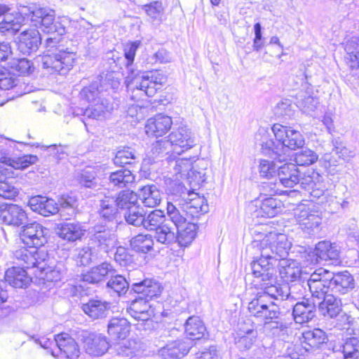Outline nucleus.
Masks as SVG:
<instances>
[{
  "label": "nucleus",
  "mask_w": 359,
  "mask_h": 359,
  "mask_svg": "<svg viewBox=\"0 0 359 359\" xmlns=\"http://www.w3.org/2000/svg\"><path fill=\"white\" fill-rule=\"evenodd\" d=\"M262 226L253 230L255 235L252 247L260 252V257L251 262L252 273L255 277L254 283L273 280L276 273L280 257H285L288 255L291 243L284 233L270 231L262 233Z\"/></svg>",
  "instance_id": "obj_1"
},
{
  "label": "nucleus",
  "mask_w": 359,
  "mask_h": 359,
  "mask_svg": "<svg viewBox=\"0 0 359 359\" xmlns=\"http://www.w3.org/2000/svg\"><path fill=\"white\" fill-rule=\"evenodd\" d=\"M141 45L140 41H130L124 45V58L118 57V52H111L109 58L116 66H121L122 62L128 70L126 83L128 88L137 90L148 97H153L158 90H161L167 81V76L159 70H153L139 75L137 69L133 68V62L137 50Z\"/></svg>",
  "instance_id": "obj_2"
},
{
  "label": "nucleus",
  "mask_w": 359,
  "mask_h": 359,
  "mask_svg": "<svg viewBox=\"0 0 359 359\" xmlns=\"http://www.w3.org/2000/svg\"><path fill=\"white\" fill-rule=\"evenodd\" d=\"M55 13L53 9L48 7H41L37 5L35 14L32 22L35 25H41L43 31L47 34L57 33L59 35L65 34H72L84 36L86 32L93 29V26L85 20L78 21L72 20L67 16L58 17L55 19Z\"/></svg>",
  "instance_id": "obj_3"
},
{
  "label": "nucleus",
  "mask_w": 359,
  "mask_h": 359,
  "mask_svg": "<svg viewBox=\"0 0 359 359\" xmlns=\"http://www.w3.org/2000/svg\"><path fill=\"white\" fill-rule=\"evenodd\" d=\"M271 130L275 140H269L262 144L264 152L279 162L286 160L288 149L295 150L302 148L304 144V138L302 133L291 127L275 123Z\"/></svg>",
  "instance_id": "obj_4"
},
{
  "label": "nucleus",
  "mask_w": 359,
  "mask_h": 359,
  "mask_svg": "<svg viewBox=\"0 0 359 359\" xmlns=\"http://www.w3.org/2000/svg\"><path fill=\"white\" fill-rule=\"evenodd\" d=\"M14 257L22 261L25 267L39 269V278L43 280L44 284H47V287H50L51 284L60 281L63 277L62 266L59 264L55 267H44L43 264L44 260L40 259L38 251H30V250L22 248L15 250Z\"/></svg>",
  "instance_id": "obj_5"
},
{
  "label": "nucleus",
  "mask_w": 359,
  "mask_h": 359,
  "mask_svg": "<svg viewBox=\"0 0 359 359\" xmlns=\"http://www.w3.org/2000/svg\"><path fill=\"white\" fill-rule=\"evenodd\" d=\"M76 59V51L74 46L65 49L61 47L58 52L45 54L41 62L43 69L48 72L65 75L73 68Z\"/></svg>",
  "instance_id": "obj_6"
},
{
  "label": "nucleus",
  "mask_w": 359,
  "mask_h": 359,
  "mask_svg": "<svg viewBox=\"0 0 359 359\" xmlns=\"http://www.w3.org/2000/svg\"><path fill=\"white\" fill-rule=\"evenodd\" d=\"M167 214L177 230L176 242L182 247L190 245L196 236V224L194 222H187V218L179 208L171 202L167 203Z\"/></svg>",
  "instance_id": "obj_7"
},
{
  "label": "nucleus",
  "mask_w": 359,
  "mask_h": 359,
  "mask_svg": "<svg viewBox=\"0 0 359 359\" xmlns=\"http://www.w3.org/2000/svg\"><path fill=\"white\" fill-rule=\"evenodd\" d=\"M266 295L257 294L248 304V311L252 316L264 320L273 321L280 314L279 306L272 301L266 300Z\"/></svg>",
  "instance_id": "obj_8"
},
{
  "label": "nucleus",
  "mask_w": 359,
  "mask_h": 359,
  "mask_svg": "<svg viewBox=\"0 0 359 359\" xmlns=\"http://www.w3.org/2000/svg\"><path fill=\"white\" fill-rule=\"evenodd\" d=\"M294 217L305 235L314 236L319 233L322 218L317 211L307 208H298L294 212Z\"/></svg>",
  "instance_id": "obj_9"
},
{
  "label": "nucleus",
  "mask_w": 359,
  "mask_h": 359,
  "mask_svg": "<svg viewBox=\"0 0 359 359\" xmlns=\"http://www.w3.org/2000/svg\"><path fill=\"white\" fill-rule=\"evenodd\" d=\"M149 302L150 300L135 297L126 309L127 313L132 318L142 322L140 325H147L148 328L152 325V318L155 316L154 309Z\"/></svg>",
  "instance_id": "obj_10"
},
{
  "label": "nucleus",
  "mask_w": 359,
  "mask_h": 359,
  "mask_svg": "<svg viewBox=\"0 0 359 359\" xmlns=\"http://www.w3.org/2000/svg\"><path fill=\"white\" fill-rule=\"evenodd\" d=\"M330 276L331 272L324 269H318L311 274L306 281V285L312 294V299L316 298L320 300L327 297L330 287Z\"/></svg>",
  "instance_id": "obj_11"
},
{
  "label": "nucleus",
  "mask_w": 359,
  "mask_h": 359,
  "mask_svg": "<svg viewBox=\"0 0 359 359\" xmlns=\"http://www.w3.org/2000/svg\"><path fill=\"white\" fill-rule=\"evenodd\" d=\"M48 230L37 222L25 224L22 227L21 238L29 248H36L43 246L47 242L46 235Z\"/></svg>",
  "instance_id": "obj_12"
},
{
  "label": "nucleus",
  "mask_w": 359,
  "mask_h": 359,
  "mask_svg": "<svg viewBox=\"0 0 359 359\" xmlns=\"http://www.w3.org/2000/svg\"><path fill=\"white\" fill-rule=\"evenodd\" d=\"M168 140L172 147V152L178 155L194 145L191 132L185 126L174 129L168 136Z\"/></svg>",
  "instance_id": "obj_13"
},
{
  "label": "nucleus",
  "mask_w": 359,
  "mask_h": 359,
  "mask_svg": "<svg viewBox=\"0 0 359 359\" xmlns=\"http://www.w3.org/2000/svg\"><path fill=\"white\" fill-rule=\"evenodd\" d=\"M26 212L16 204H0V220L10 226H24L27 222Z\"/></svg>",
  "instance_id": "obj_14"
},
{
  "label": "nucleus",
  "mask_w": 359,
  "mask_h": 359,
  "mask_svg": "<svg viewBox=\"0 0 359 359\" xmlns=\"http://www.w3.org/2000/svg\"><path fill=\"white\" fill-rule=\"evenodd\" d=\"M276 283V276L273 280L262 281L259 283H255V287L263 290V292H258L257 294H265L266 300L272 298L276 300L287 299L291 294V289L295 286H289L285 284H274Z\"/></svg>",
  "instance_id": "obj_15"
},
{
  "label": "nucleus",
  "mask_w": 359,
  "mask_h": 359,
  "mask_svg": "<svg viewBox=\"0 0 359 359\" xmlns=\"http://www.w3.org/2000/svg\"><path fill=\"white\" fill-rule=\"evenodd\" d=\"M345 60L349 67V75L359 83V37L353 36L344 45Z\"/></svg>",
  "instance_id": "obj_16"
},
{
  "label": "nucleus",
  "mask_w": 359,
  "mask_h": 359,
  "mask_svg": "<svg viewBox=\"0 0 359 359\" xmlns=\"http://www.w3.org/2000/svg\"><path fill=\"white\" fill-rule=\"evenodd\" d=\"M92 232V241L104 252H108L116 246L117 238L112 230L102 225H95Z\"/></svg>",
  "instance_id": "obj_17"
},
{
  "label": "nucleus",
  "mask_w": 359,
  "mask_h": 359,
  "mask_svg": "<svg viewBox=\"0 0 359 359\" xmlns=\"http://www.w3.org/2000/svg\"><path fill=\"white\" fill-rule=\"evenodd\" d=\"M60 359H77L80 355L79 347L76 341L67 333H61L55 337Z\"/></svg>",
  "instance_id": "obj_18"
},
{
  "label": "nucleus",
  "mask_w": 359,
  "mask_h": 359,
  "mask_svg": "<svg viewBox=\"0 0 359 359\" xmlns=\"http://www.w3.org/2000/svg\"><path fill=\"white\" fill-rule=\"evenodd\" d=\"M41 43L39 32L35 28L26 29L18 36V50L25 55L36 52Z\"/></svg>",
  "instance_id": "obj_19"
},
{
  "label": "nucleus",
  "mask_w": 359,
  "mask_h": 359,
  "mask_svg": "<svg viewBox=\"0 0 359 359\" xmlns=\"http://www.w3.org/2000/svg\"><path fill=\"white\" fill-rule=\"evenodd\" d=\"M330 280V291L337 294H348L355 287V280L347 271L336 273H331Z\"/></svg>",
  "instance_id": "obj_20"
},
{
  "label": "nucleus",
  "mask_w": 359,
  "mask_h": 359,
  "mask_svg": "<svg viewBox=\"0 0 359 359\" xmlns=\"http://www.w3.org/2000/svg\"><path fill=\"white\" fill-rule=\"evenodd\" d=\"M137 294V297L151 300L160 296L162 292L161 284L154 279L146 278L131 285V290Z\"/></svg>",
  "instance_id": "obj_21"
},
{
  "label": "nucleus",
  "mask_w": 359,
  "mask_h": 359,
  "mask_svg": "<svg viewBox=\"0 0 359 359\" xmlns=\"http://www.w3.org/2000/svg\"><path fill=\"white\" fill-rule=\"evenodd\" d=\"M15 258L18 261V264L22 266H13L8 268L5 272L6 281L15 288H23L27 287L32 281V278L28 275L22 261Z\"/></svg>",
  "instance_id": "obj_22"
},
{
  "label": "nucleus",
  "mask_w": 359,
  "mask_h": 359,
  "mask_svg": "<svg viewBox=\"0 0 359 359\" xmlns=\"http://www.w3.org/2000/svg\"><path fill=\"white\" fill-rule=\"evenodd\" d=\"M316 302L313 299H304L292 306V316L295 323L304 324L316 316Z\"/></svg>",
  "instance_id": "obj_23"
},
{
  "label": "nucleus",
  "mask_w": 359,
  "mask_h": 359,
  "mask_svg": "<svg viewBox=\"0 0 359 359\" xmlns=\"http://www.w3.org/2000/svg\"><path fill=\"white\" fill-rule=\"evenodd\" d=\"M193 196L188 201H184L183 203L180 202L175 204L182 212H186L192 217H198L200 215L206 213L208 211V205L205 203L203 197L199 196L198 194H189Z\"/></svg>",
  "instance_id": "obj_24"
},
{
  "label": "nucleus",
  "mask_w": 359,
  "mask_h": 359,
  "mask_svg": "<svg viewBox=\"0 0 359 359\" xmlns=\"http://www.w3.org/2000/svg\"><path fill=\"white\" fill-rule=\"evenodd\" d=\"M170 168H173L174 180L180 181L187 177H192L196 172L195 166L192 165V161L190 158H176L171 156L167 158Z\"/></svg>",
  "instance_id": "obj_25"
},
{
  "label": "nucleus",
  "mask_w": 359,
  "mask_h": 359,
  "mask_svg": "<svg viewBox=\"0 0 359 359\" xmlns=\"http://www.w3.org/2000/svg\"><path fill=\"white\" fill-rule=\"evenodd\" d=\"M172 124V121L170 116L158 114L147 120L145 131L149 136L161 137L170 129Z\"/></svg>",
  "instance_id": "obj_26"
},
{
  "label": "nucleus",
  "mask_w": 359,
  "mask_h": 359,
  "mask_svg": "<svg viewBox=\"0 0 359 359\" xmlns=\"http://www.w3.org/2000/svg\"><path fill=\"white\" fill-rule=\"evenodd\" d=\"M314 255L322 261H330L332 264H337L340 261V250L335 243L323 241L319 242L315 248Z\"/></svg>",
  "instance_id": "obj_27"
},
{
  "label": "nucleus",
  "mask_w": 359,
  "mask_h": 359,
  "mask_svg": "<svg viewBox=\"0 0 359 359\" xmlns=\"http://www.w3.org/2000/svg\"><path fill=\"white\" fill-rule=\"evenodd\" d=\"M28 205L30 208L36 212L48 217L59 212L58 204L52 198H48L41 196L32 197Z\"/></svg>",
  "instance_id": "obj_28"
},
{
  "label": "nucleus",
  "mask_w": 359,
  "mask_h": 359,
  "mask_svg": "<svg viewBox=\"0 0 359 359\" xmlns=\"http://www.w3.org/2000/svg\"><path fill=\"white\" fill-rule=\"evenodd\" d=\"M84 348L88 354L99 357L109 351V346L104 336L100 334H88L85 337Z\"/></svg>",
  "instance_id": "obj_29"
},
{
  "label": "nucleus",
  "mask_w": 359,
  "mask_h": 359,
  "mask_svg": "<svg viewBox=\"0 0 359 359\" xmlns=\"http://www.w3.org/2000/svg\"><path fill=\"white\" fill-rule=\"evenodd\" d=\"M86 231L85 226L79 222H63L57 227L58 236L67 242L81 239Z\"/></svg>",
  "instance_id": "obj_30"
},
{
  "label": "nucleus",
  "mask_w": 359,
  "mask_h": 359,
  "mask_svg": "<svg viewBox=\"0 0 359 359\" xmlns=\"http://www.w3.org/2000/svg\"><path fill=\"white\" fill-rule=\"evenodd\" d=\"M111 304L101 299H90L82 306L83 312L93 320L107 317Z\"/></svg>",
  "instance_id": "obj_31"
},
{
  "label": "nucleus",
  "mask_w": 359,
  "mask_h": 359,
  "mask_svg": "<svg viewBox=\"0 0 359 359\" xmlns=\"http://www.w3.org/2000/svg\"><path fill=\"white\" fill-rule=\"evenodd\" d=\"M279 273L285 282L299 281L301 278L302 270L298 263L292 259L280 257L278 260Z\"/></svg>",
  "instance_id": "obj_32"
},
{
  "label": "nucleus",
  "mask_w": 359,
  "mask_h": 359,
  "mask_svg": "<svg viewBox=\"0 0 359 359\" xmlns=\"http://www.w3.org/2000/svg\"><path fill=\"white\" fill-rule=\"evenodd\" d=\"M8 149L2 144L0 145V163L18 170H23L38 161L36 156L26 155L21 158H12L8 156Z\"/></svg>",
  "instance_id": "obj_33"
},
{
  "label": "nucleus",
  "mask_w": 359,
  "mask_h": 359,
  "mask_svg": "<svg viewBox=\"0 0 359 359\" xmlns=\"http://www.w3.org/2000/svg\"><path fill=\"white\" fill-rule=\"evenodd\" d=\"M115 273L116 270L111 264L103 262L82 274V279L84 282L95 284L102 281L107 276H113Z\"/></svg>",
  "instance_id": "obj_34"
},
{
  "label": "nucleus",
  "mask_w": 359,
  "mask_h": 359,
  "mask_svg": "<svg viewBox=\"0 0 359 359\" xmlns=\"http://www.w3.org/2000/svg\"><path fill=\"white\" fill-rule=\"evenodd\" d=\"M277 175L280 184L285 187L292 188L299 182V171L294 163L278 166Z\"/></svg>",
  "instance_id": "obj_35"
},
{
  "label": "nucleus",
  "mask_w": 359,
  "mask_h": 359,
  "mask_svg": "<svg viewBox=\"0 0 359 359\" xmlns=\"http://www.w3.org/2000/svg\"><path fill=\"white\" fill-rule=\"evenodd\" d=\"M327 341V334L318 328L304 332L301 339L302 343L306 346L309 352L319 348Z\"/></svg>",
  "instance_id": "obj_36"
},
{
  "label": "nucleus",
  "mask_w": 359,
  "mask_h": 359,
  "mask_svg": "<svg viewBox=\"0 0 359 359\" xmlns=\"http://www.w3.org/2000/svg\"><path fill=\"white\" fill-rule=\"evenodd\" d=\"M322 302H318V311L325 317H337L341 311V301L333 294H327Z\"/></svg>",
  "instance_id": "obj_37"
},
{
  "label": "nucleus",
  "mask_w": 359,
  "mask_h": 359,
  "mask_svg": "<svg viewBox=\"0 0 359 359\" xmlns=\"http://www.w3.org/2000/svg\"><path fill=\"white\" fill-rule=\"evenodd\" d=\"M98 214L101 218L107 222H113L118 218L119 210L115 203L114 197L104 196L100 201Z\"/></svg>",
  "instance_id": "obj_38"
},
{
  "label": "nucleus",
  "mask_w": 359,
  "mask_h": 359,
  "mask_svg": "<svg viewBox=\"0 0 359 359\" xmlns=\"http://www.w3.org/2000/svg\"><path fill=\"white\" fill-rule=\"evenodd\" d=\"M130 323L125 318H113L108 323L107 332L114 339H124L130 332Z\"/></svg>",
  "instance_id": "obj_39"
},
{
  "label": "nucleus",
  "mask_w": 359,
  "mask_h": 359,
  "mask_svg": "<svg viewBox=\"0 0 359 359\" xmlns=\"http://www.w3.org/2000/svg\"><path fill=\"white\" fill-rule=\"evenodd\" d=\"M257 206L259 207V214L262 217H273L283 210L282 201L273 197H267L262 199Z\"/></svg>",
  "instance_id": "obj_40"
},
{
  "label": "nucleus",
  "mask_w": 359,
  "mask_h": 359,
  "mask_svg": "<svg viewBox=\"0 0 359 359\" xmlns=\"http://www.w3.org/2000/svg\"><path fill=\"white\" fill-rule=\"evenodd\" d=\"M139 196L144 205L149 208L158 205L162 199L161 194L155 184L144 186L140 189Z\"/></svg>",
  "instance_id": "obj_41"
},
{
  "label": "nucleus",
  "mask_w": 359,
  "mask_h": 359,
  "mask_svg": "<svg viewBox=\"0 0 359 359\" xmlns=\"http://www.w3.org/2000/svg\"><path fill=\"white\" fill-rule=\"evenodd\" d=\"M184 330L189 339L197 340L204 336L206 329L199 317L191 316L184 324Z\"/></svg>",
  "instance_id": "obj_42"
},
{
  "label": "nucleus",
  "mask_w": 359,
  "mask_h": 359,
  "mask_svg": "<svg viewBox=\"0 0 359 359\" xmlns=\"http://www.w3.org/2000/svg\"><path fill=\"white\" fill-rule=\"evenodd\" d=\"M108 179L111 186L120 189L132 184L135 182V175L128 169H121L111 172Z\"/></svg>",
  "instance_id": "obj_43"
},
{
  "label": "nucleus",
  "mask_w": 359,
  "mask_h": 359,
  "mask_svg": "<svg viewBox=\"0 0 359 359\" xmlns=\"http://www.w3.org/2000/svg\"><path fill=\"white\" fill-rule=\"evenodd\" d=\"M134 344V341L130 340L119 341L109 347V353L112 355L114 359L130 358L135 355V349L133 346Z\"/></svg>",
  "instance_id": "obj_44"
},
{
  "label": "nucleus",
  "mask_w": 359,
  "mask_h": 359,
  "mask_svg": "<svg viewBox=\"0 0 359 359\" xmlns=\"http://www.w3.org/2000/svg\"><path fill=\"white\" fill-rule=\"evenodd\" d=\"M190 347V344L177 340L168 344L161 351L163 355H167L172 358H180L189 353Z\"/></svg>",
  "instance_id": "obj_45"
},
{
  "label": "nucleus",
  "mask_w": 359,
  "mask_h": 359,
  "mask_svg": "<svg viewBox=\"0 0 359 359\" xmlns=\"http://www.w3.org/2000/svg\"><path fill=\"white\" fill-rule=\"evenodd\" d=\"M153 237L150 234L140 233L133 237L130 241L131 248L140 253L146 254L154 247Z\"/></svg>",
  "instance_id": "obj_46"
},
{
  "label": "nucleus",
  "mask_w": 359,
  "mask_h": 359,
  "mask_svg": "<svg viewBox=\"0 0 359 359\" xmlns=\"http://www.w3.org/2000/svg\"><path fill=\"white\" fill-rule=\"evenodd\" d=\"M22 88V84H19L16 77L6 70H2L0 67V89H12L15 93V96H20L23 94L19 90Z\"/></svg>",
  "instance_id": "obj_47"
},
{
  "label": "nucleus",
  "mask_w": 359,
  "mask_h": 359,
  "mask_svg": "<svg viewBox=\"0 0 359 359\" xmlns=\"http://www.w3.org/2000/svg\"><path fill=\"white\" fill-rule=\"evenodd\" d=\"M106 100H102L100 102L93 103L90 107H88L84 111L81 109V113L77 112L76 115L83 114L88 118L92 119H102L104 117L105 112L108 111V107Z\"/></svg>",
  "instance_id": "obj_48"
},
{
  "label": "nucleus",
  "mask_w": 359,
  "mask_h": 359,
  "mask_svg": "<svg viewBox=\"0 0 359 359\" xmlns=\"http://www.w3.org/2000/svg\"><path fill=\"white\" fill-rule=\"evenodd\" d=\"M335 327L340 330H344L349 336L359 334L357 323L353 318L346 313H343L339 316Z\"/></svg>",
  "instance_id": "obj_49"
},
{
  "label": "nucleus",
  "mask_w": 359,
  "mask_h": 359,
  "mask_svg": "<svg viewBox=\"0 0 359 359\" xmlns=\"http://www.w3.org/2000/svg\"><path fill=\"white\" fill-rule=\"evenodd\" d=\"M79 184L86 188L99 189L100 183L97 178V172L94 168H88L81 171L77 175Z\"/></svg>",
  "instance_id": "obj_50"
},
{
  "label": "nucleus",
  "mask_w": 359,
  "mask_h": 359,
  "mask_svg": "<svg viewBox=\"0 0 359 359\" xmlns=\"http://www.w3.org/2000/svg\"><path fill=\"white\" fill-rule=\"evenodd\" d=\"M146 212L142 207L135 204L126 211L124 217L128 224L141 226L144 221Z\"/></svg>",
  "instance_id": "obj_51"
},
{
  "label": "nucleus",
  "mask_w": 359,
  "mask_h": 359,
  "mask_svg": "<svg viewBox=\"0 0 359 359\" xmlns=\"http://www.w3.org/2000/svg\"><path fill=\"white\" fill-rule=\"evenodd\" d=\"M115 203L118 209L128 210L133 205L137 204V196L132 191L128 189L120 191L116 197H114Z\"/></svg>",
  "instance_id": "obj_52"
},
{
  "label": "nucleus",
  "mask_w": 359,
  "mask_h": 359,
  "mask_svg": "<svg viewBox=\"0 0 359 359\" xmlns=\"http://www.w3.org/2000/svg\"><path fill=\"white\" fill-rule=\"evenodd\" d=\"M165 217L163 212L155 210L147 215H145L142 226L148 231H156L165 223Z\"/></svg>",
  "instance_id": "obj_53"
},
{
  "label": "nucleus",
  "mask_w": 359,
  "mask_h": 359,
  "mask_svg": "<svg viewBox=\"0 0 359 359\" xmlns=\"http://www.w3.org/2000/svg\"><path fill=\"white\" fill-rule=\"evenodd\" d=\"M138 157L135 150L131 147H123L119 149L114 158V163L116 165L123 166L127 164L135 163Z\"/></svg>",
  "instance_id": "obj_54"
},
{
  "label": "nucleus",
  "mask_w": 359,
  "mask_h": 359,
  "mask_svg": "<svg viewBox=\"0 0 359 359\" xmlns=\"http://www.w3.org/2000/svg\"><path fill=\"white\" fill-rule=\"evenodd\" d=\"M22 25V18H14L11 14L6 15L0 22V32L5 34H15L20 30Z\"/></svg>",
  "instance_id": "obj_55"
},
{
  "label": "nucleus",
  "mask_w": 359,
  "mask_h": 359,
  "mask_svg": "<svg viewBox=\"0 0 359 359\" xmlns=\"http://www.w3.org/2000/svg\"><path fill=\"white\" fill-rule=\"evenodd\" d=\"M351 335L347 337L343 344V353L345 359H359V337Z\"/></svg>",
  "instance_id": "obj_56"
},
{
  "label": "nucleus",
  "mask_w": 359,
  "mask_h": 359,
  "mask_svg": "<svg viewBox=\"0 0 359 359\" xmlns=\"http://www.w3.org/2000/svg\"><path fill=\"white\" fill-rule=\"evenodd\" d=\"M318 104V99L307 93H300L297 97L296 106L304 113L311 114L315 111Z\"/></svg>",
  "instance_id": "obj_57"
},
{
  "label": "nucleus",
  "mask_w": 359,
  "mask_h": 359,
  "mask_svg": "<svg viewBox=\"0 0 359 359\" xmlns=\"http://www.w3.org/2000/svg\"><path fill=\"white\" fill-rule=\"evenodd\" d=\"M155 232V238L160 243L168 245L176 242V233L165 223Z\"/></svg>",
  "instance_id": "obj_58"
},
{
  "label": "nucleus",
  "mask_w": 359,
  "mask_h": 359,
  "mask_svg": "<svg viewBox=\"0 0 359 359\" xmlns=\"http://www.w3.org/2000/svg\"><path fill=\"white\" fill-rule=\"evenodd\" d=\"M111 278L107 283V288L116 293L118 296L126 294L129 288L126 279L121 275L110 276Z\"/></svg>",
  "instance_id": "obj_59"
},
{
  "label": "nucleus",
  "mask_w": 359,
  "mask_h": 359,
  "mask_svg": "<svg viewBox=\"0 0 359 359\" xmlns=\"http://www.w3.org/2000/svg\"><path fill=\"white\" fill-rule=\"evenodd\" d=\"M63 35H59L57 32L55 34H48V37L45 39V48L47 50L48 53H52L53 52H58L59 48L61 47L63 49L69 48L71 46H67L64 44V38Z\"/></svg>",
  "instance_id": "obj_60"
},
{
  "label": "nucleus",
  "mask_w": 359,
  "mask_h": 359,
  "mask_svg": "<svg viewBox=\"0 0 359 359\" xmlns=\"http://www.w3.org/2000/svg\"><path fill=\"white\" fill-rule=\"evenodd\" d=\"M318 155L312 150L305 148L296 153L294 161L298 165L307 166L317 161Z\"/></svg>",
  "instance_id": "obj_61"
},
{
  "label": "nucleus",
  "mask_w": 359,
  "mask_h": 359,
  "mask_svg": "<svg viewBox=\"0 0 359 359\" xmlns=\"http://www.w3.org/2000/svg\"><path fill=\"white\" fill-rule=\"evenodd\" d=\"M11 68L22 75H29L34 69L33 63L26 58L13 59L11 62Z\"/></svg>",
  "instance_id": "obj_62"
},
{
  "label": "nucleus",
  "mask_w": 359,
  "mask_h": 359,
  "mask_svg": "<svg viewBox=\"0 0 359 359\" xmlns=\"http://www.w3.org/2000/svg\"><path fill=\"white\" fill-rule=\"evenodd\" d=\"M244 332V335H241L238 339H236L238 348L242 351L250 348L257 335V331L253 329H248Z\"/></svg>",
  "instance_id": "obj_63"
},
{
  "label": "nucleus",
  "mask_w": 359,
  "mask_h": 359,
  "mask_svg": "<svg viewBox=\"0 0 359 359\" xmlns=\"http://www.w3.org/2000/svg\"><path fill=\"white\" fill-rule=\"evenodd\" d=\"M100 91L98 90L97 83H92L89 86L84 87L81 93L80 96L83 100H86L89 103H95L101 101L102 99L100 97Z\"/></svg>",
  "instance_id": "obj_64"
}]
</instances>
